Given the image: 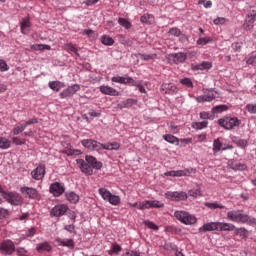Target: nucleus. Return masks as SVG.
I'll list each match as a JSON object with an SVG mask.
<instances>
[{"mask_svg": "<svg viewBox=\"0 0 256 256\" xmlns=\"http://www.w3.org/2000/svg\"><path fill=\"white\" fill-rule=\"evenodd\" d=\"M227 219L234 223H250V225H256V219L251 218V216L247 214H243V210H232L227 212Z\"/></svg>", "mask_w": 256, "mask_h": 256, "instance_id": "obj_1", "label": "nucleus"}, {"mask_svg": "<svg viewBox=\"0 0 256 256\" xmlns=\"http://www.w3.org/2000/svg\"><path fill=\"white\" fill-rule=\"evenodd\" d=\"M217 123L220 127L226 129V131H231V129H235V127H239L241 125V120L237 117L225 116L218 119Z\"/></svg>", "mask_w": 256, "mask_h": 256, "instance_id": "obj_2", "label": "nucleus"}, {"mask_svg": "<svg viewBox=\"0 0 256 256\" xmlns=\"http://www.w3.org/2000/svg\"><path fill=\"white\" fill-rule=\"evenodd\" d=\"M3 199L14 207L23 205V196L17 192H3Z\"/></svg>", "mask_w": 256, "mask_h": 256, "instance_id": "obj_3", "label": "nucleus"}, {"mask_svg": "<svg viewBox=\"0 0 256 256\" xmlns=\"http://www.w3.org/2000/svg\"><path fill=\"white\" fill-rule=\"evenodd\" d=\"M174 217H176L181 223H184V225H195V223H197V218L189 214V212L176 211L174 213Z\"/></svg>", "mask_w": 256, "mask_h": 256, "instance_id": "obj_4", "label": "nucleus"}, {"mask_svg": "<svg viewBox=\"0 0 256 256\" xmlns=\"http://www.w3.org/2000/svg\"><path fill=\"white\" fill-rule=\"evenodd\" d=\"M20 192L22 193V195H24V197H26V199H34L36 201H39V199H41V194H39V191L33 187H21Z\"/></svg>", "mask_w": 256, "mask_h": 256, "instance_id": "obj_5", "label": "nucleus"}, {"mask_svg": "<svg viewBox=\"0 0 256 256\" xmlns=\"http://www.w3.org/2000/svg\"><path fill=\"white\" fill-rule=\"evenodd\" d=\"M0 253L2 255H11L12 253H15V243L10 239L4 240L0 244Z\"/></svg>", "mask_w": 256, "mask_h": 256, "instance_id": "obj_6", "label": "nucleus"}, {"mask_svg": "<svg viewBox=\"0 0 256 256\" xmlns=\"http://www.w3.org/2000/svg\"><path fill=\"white\" fill-rule=\"evenodd\" d=\"M81 144L89 151H101V148L103 147L102 143L93 139H84L81 141Z\"/></svg>", "mask_w": 256, "mask_h": 256, "instance_id": "obj_7", "label": "nucleus"}, {"mask_svg": "<svg viewBox=\"0 0 256 256\" xmlns=\"http://www.w3.org/2000/svg\"><path fill=\"white\" fill-rule=\"evenodd\" d=\"M67 211H69V206L65 204L56 205L51 209L50 217H63Z\"/></svg>", "mask_w": 256, "mask_h": 256, "instance_id": "obj_8", "label": "nucleus"}, {"mask_svg": "<svg viewBox=\"0 0 256 256\" xmlns=\"http://www.w3.org/2000/svg\"><path fill=\"white\" fill-rule=\"evenodd\" d=\"M49 192L54 197H61L65 193V186L60 182H54L49 187Z\"/></svg>", "mask_w": 256, "mask_h": 256, "instance_id": "obj_9", "label": "nucleus"}, {"mask_svg": "<svg viewBox=\"0 0 256 256\" xmlns=\"http://www.w3.org/2000/svg\"><path fill=\"white\" fill-rule=\"evenodd\" d=\"M160 91L164 93V95H177L179 88L173 83H163L160 87Z\"/></svg>", "mask_w": 256, "mask_h": 256, "instance_id": "obj_10", "label": "nucleus"}, {"mask_svg": "<svg viewBox=\"0 0 256 256\" xmlns=\"http://www.w3.org/2000/svg\"><path fill=\"white\" fill-rule=\"evenodd\" d=\"M81 89V86L79 84H74L72 86H69L68 88L64 89L60 93V98L61 99H67L68 97H73L77 91Z\"/></svg>", "mask_w": 256, "mask_h": 256, "instance_id": "obj_11", "label": "nucleus"}, {"mask_svg": "<svg viewBox=\"0 0 256 256\" xmlns=\"http://www.w3.org/2000/svg\"><path fill=\"white\" fill-rule=\"evenodd\" d=\"M166 199H170V201H187V193L181 192H166Z\"/></svg>", "mask_w": 256, "mask_h": 256, "instance_id": "obj_12", "label": "nucleus"}, {"mask_svg": "<svg viewBox=\"0 0 256 256\" xmlns=\"http://www.w3.org/2000/svg\"><path fill=\"white\" fill-rule=\"evenodd\" d=\"M256 20V10H252L248 13L243 27L246 31H251L253 29Z\"/></svg>", "mask_w": 256, "mask_h": 256, "instance_id": "obj_13", "label": "nucleus"}, {"mask_svg": "<svg viewBox=\"0 0 256 256\" xmlns=\"http://www.w3.org/2000/svg\"><path fill=\"white\" fill-rule=\"evenodd\" d=\"M76 163L84 175H93V168L90 166L89 162H85L83 159H77Z\"/></svg>", "mask_w": 256, "mask_h": 256, "instance_id": "obj_14", "label": "nucleus"}, {"mask_svg": "<svg viewBox=\"0 0 256 256\" xmlns=\"http://www.w3.org/2000/svg\"><path fill=\"white\" fill-rule=\"evenodd\" d=\"M111 81L112 83H121V85H137V81L131 77L114 76Z\"/></svg>", "mask_w": 256, "mask_h": 256, "instance_id": "obj_15", "label": "nucleus"}, {"mask_svg": "<svg viewBox=\"0 0 256 256\" xmlns=\"http://www.w3.org/2000/svg\"><path fill=\"white\" fill-rule=\"evenodd\" d=\"M55 243L57 247H68V249H75V241L73 239L56 238Z\"/></svg>", "mask_w": 256, "mask_h": 256, "instance_id": "obj_16", "label": "nucleus"}, {"mask_svg": "<svg viewBox=\"0 0 256 256\" xmlns=\"http://www.w3.org/2000/svg\"><path fill=\"white\" fill-rule=\"evenodd\" d=\"M199 233H207V231H219V222H208L198 229Z\"/></svg>", "mask_w": 256, "mask_h": 256, "instance_id": "obj_17", "label": "nucleus"}, {"mask_svg": "<svg viewBox=\"0 0 256 256\" xmlns=\"http://www.w3.org/2000/svg\"><path fill=\"white\" fill-rule=\"evenodd\" d=\"M32 178L35 181H41L45 177V165H39L36 169L31 172Z\"/></svg>", "mask_w": 256, "mask_h": 256, "instance_id": "obj_18", "label": "nucleus"}, {"mask_svg": "<svg viewBox=\"0 0 256 256\" xmlns=\"http://www.w3.org/2000/svg\"><path fill=\"white\" fill-rule=\"evenodd\" d=\"M86 162L91 166L92 169L100 170L103 168V162L97 161V158L86 155Z\"/></svg>", "mask_w": 256, "mask_h": 256, "instance_id": "obj_19", "label": "nucleus"}, {"mask_svg": "<svg viewBox=\"0 0 256 256\" xmlns=\"http://www.w3.org/2000/svg\"><path fill=\"white\" fill-rule=\"evenodd\" d=\"M228 167L229 169H232L233 171H245L247 169V165L243 164L241 162H238L237 160H229L228 161Z\"/></svg>", "mask_w": 256, "mask_h": 256, "instance_id": "obj_20", "label": "nucleus"}, {"mask_svg": "<svg viewBox=\"0 0 256 256\" xmlns=\"http://www.w3.org/2000/svg\"><path fill=\"white\" fill-rule=\"evenodd\" d=\"M170 58L173 59L176 65H179V63H185L187 61V54L183 52L172 53L170 54Z\"/></svg>", "mask_w": 256, "mask_h": 256, "instance_id": "obj_21", "label": "nucleus"}, {"mask_svg": "<svg viewBox=\"0 0 256 256\" xmlns=\"http://www.w3.org/2000/svg\"><path fill=\"white\" fill-rule=\"evenodd\" d=\"M100 93H103V95H110L112 97H119L120 95L119 91L110 86H100Z\"/></svg>", "mask_w": 256, "mask_h": 256, "instance_id": "obj_22", "label": "nucleus"}, {"mask_svg": "<svg viewBox=\"0 0 256 256\" xmlns=\"http://www.w3.org/2000/svg\"><path fill=\"white\" fill-rule=\"evenodd\" d=\"M36 251H38V253H43L45 251L47 253H51V251H53V247L51 246V244L49 242H42V243L37 244Z\"/></svg>", "mask_w": 256, "mask_h": 256, "instance_id": "obj_23", "label": "nucleus"}, {"mask_svg": "<svg viewBox=\"0 0 256 256\" xmlns=\"http://www.w3.org/2000/svg\"><path fill=\"white\" fill-rule=\"evenodd\" d=\"M133 105H137V100H135L133 98H128L127 100L119 103L117 108L118 109H131V107H133Z\"/></svg>", "mask_w": 256, "mask_h": 256, "instance_id": "obj_24", "label": "nucleus"}, {"mask_svg": "<svg viewBox=\"0 0 256 256\" xmlns=\"http://www.w3.org/2000/svg\"><path fill=\"white\" fill-rule=\"evenodd\" d=\"M121 147V144L119 142H108L106 144H102V149H105L106 151H119V148Z\"/></svg>", "mask_w": 256, "mask_h": 256, "instance_id": "obj_25", "label": "nucleus"}, {"mask_svg": "<svg viewBox=\"0 0 256 256\" xmlns=\"http://www.w3.org/2000/svg\"><path fill=\"white\" fill-rule=\"evenodd\" d=\"M215 99V94H213V89L209 90L208 93L204 96H199L197 98L198 103L211 102Z\"/></svg>", "mask_w": 256, "mask_h": 256, "instance_id": "obj_26", "label": "nucleus"}, {"mask_svg": "<svg viewBox=\"0 0 256 256\" xmlns=\"http://www.w3.org/2000/svg\"><path fill=\"white\" fill-rule=\"evenodd\" d=\"M234 235H237L238 237H241L242 239H247V237H249V230L244 227H241V228L235 227Z\"/></svg>", "mask_w": 256, "mask_h": 256, "instance_id": "obj_27", "label": "nucleus"}, {"mask_svg": "<svg viewBox=\"0 0 256 256\" xmlns=\"http://www.w3.org/2000/svg\"><path fill=\"white\" fill-rule=\"evenodd\" d=\"M218 231H235L232 223L218 222Z\"/></svg>", "mask_w": 256, "mask_h": 256, "instance_id": "obj_28", "label": "nucleus"}, {"mask_svg": "<svg viewBox=\"0 0 256 256\" xmlns=\"http://www.w3.org/2000/svg\"><path fill=\"white\" fill-rule=\"evenodd\" d=\"M48 85H49L50 89H52V91H56V92L61 91V89H63L65 87V84L60 81H52V82H49Z\"/></svg>", "mask_w": 256, "mask_h": 256, "instance_id": "obj_29", "label": "nucleus"}, {"mask_svg": "<svg viewBox=\"0 0 256 256\" xmlns=\"http://www.w3.org/2000/svg\"><path fill=\"white\" fill-rule=\"evenodd\" d=\"M65 197L69 203H79V195H77L75 192H66Z\"/></svg>", "mask_w": 256, "mask_h": 256, "instance_id": "obj_30", "label": "nucleus"}, {"mask_svg": "<svg viewBox=\"0 0 256 256\" xmlns=\"http://www.w3.org/2000/svg\"><path fill=\"white\" fill-rule=\"evenodd\" d=\"M162 137L164 141H167V143H171V145H179V138L172 134H164Z\"/></svg>", "mask_w": 256, "mask_h": 256, "instance_id": "obj_31", "label": "nucleus"}, {"mask_svg": "<svg viewBox=\"0 0 256 256\" xmlns=\"http://www.w3.org/2000/svg\"><path fill=\"white\" fill-rule=\"evenodd\" d=\"M207 125H209V121L204 120L202 122H193L192 129H196L197 131L201 129H207Z\"/></svg>", "mask_w": 256, "mask_h": 256, "instance_id": "obj_32", "label": "nucleus"}, {"mask_svg": "<svg viewBox=\"0 0 256 256\" xmlns=\"http://www.w3.org/2000/svg\"><path fill=\"white\" fill-rule=\"evenodd\" d=\"M98 193L104 201H109L110 197L113 195L107 188H99Z\"/></svg>", "mask_w": 256, "mask_h": 256, "instance_id": "obj_33", "label": "nucleus"}, {"mask_svg": "<svg viewBox=\"0 0 256 256\" xmlns=\"http://www.w3.org/2000/svg\"><path fill=\"white\" fill-rule=\"evenodd\" d=\"M33 51H51V47L47 44H34L31 46Z\"/></svg>", "mask_w": 256, "mask_h": 256, "instance_id": "obj_34", "label": "nucleus"}, {"mask_svg": "<svg viewBox=\"0 0 256 256\" xmlns=\"http://www.w3.org/2000/svg\"><path fill=\"white\" fill-rule=\"evenodd\" d=\"M101 43L102 45L111 46L115 44V40L108 35H103L101 37Z\"/></svg>", "mask_w": 256, "mask_h": 256, "instance_id": "obj_35", "label": "nucleus"}, {"mask_svg": "<svg viewBox=\"0 0 256 256\" xmlns=\"http://www.w3.org/2000/svg\"><path fill=\"white\" fill-rule=\"evenodd\" d=\"M118 23L119 25H121V27H124V29H131V27H133V25L131 24V22L129 20H127V18H118Z\"/></svg>", "mask_w": 256, "mask_h": 256, "instance_id": "obj_36", "label": "nucleus"}, {"mask_svg": "<svg viewBox=\"0 0 256 256\" xmlns=\"http://www.w3.org/2000/svg\"><path fill=\"white\" fill-rule=\"evenodd\" d=\"M229 106L222 104V105H218L212 108V113H223V111H228Z\"/></svg>", "mask_w": 256, "mask_h": 256, "instance_id": "obj_37", "label": "nucleus"}, {"mask_svg": "<svg viewBox=\"0 0 256 256\" xmlns=\"http://www.w3.org/2000/svg\"><path fill=\"white\" fill-rule=\"evenodd\" d=\"M11 147V141L5 137H0V149H9Z\"/></svg>", "mask_w": 256, "mask_h": 256, "instance_id": "obj_38", "label": "nucleus"}, {"mask_svg": "<svg viewBox=\"0 0 256 256\" xmlns=\"http://www.w3.org/2000/svg\"><path fill=\"white\" fill-rule=\"evenodd\" d=\"M205 207H207L208 209H225L224 205H221L217 202H206Z\"/></svg>", "mask_w": 256, "mask_h": 256, "instance_id": "obj_39", "label": "nucleus"}, {"mask_svg": "<svg viewBox=\"0 0 256 256\" xmlns=\"http://www.w3.org/2000/svg\"><path fill=\"white\" fill-rule=\"evenodd\" d=\"M221 149H223V143H221V140H219V138L215 139L214 140V143H213V151L215 153L221 151Z\"/></svg>", "mask_w": 256, "mask_h": 256, "instance_id": "obj_40", "label": "nucleus"}, {"mask_svg": "<svg viewBox=\"0 0 256 256\" xmlns=\"http://www.w3.org/2000/svg\"><path fill=\"white\" fill-rule=\"evenodd\" d=\"M140 59H142V61H151V59H156L157 58V54H142L139 53L138 54Z\"/></svg>", "mask_w": 256, "mask_h": 256, "instance_id": "obj_41", "label": "nucleus"}, {"mask_svg": "<svg viewBox=\"0 0 256 256\" xmlns=\"http://www.w3.org/2000/svg\"><path fill=\"white\" fill-rule=\"evenodd\" d=\"M122 250L121 245L117 244V242L112 243L111 250L109 251V255H113V253H120Z\"/></svg>", "mask_w": 256, "mask_h": 256, "instance_id": "obj_42", "label": "nucleus"}, {"mask_svg": "<svg viewBox=\"0 0 256 256\" xmlns=\"http://www.w3.org/2000/svg\"><path fill=\"white\" fill-rule=\"evenodd\" d=\"M138 209H140L141 211H145V209H151L150 200H145L143 202H139Z\"/></svg>", "mask_w": 256, "mask_h": 256, "instance_id": "obj_43", "label": "nucleus"}, {"mask_svg": "<svg viewBox=\"0 0 256 256\" xmlns=\"http://www.w3.org/2000/svg\"><path fill=\"white\" fill-rule=\"evenodd\" d=\"M209 43H213V38H211V37H204V38H199L197 40V45H207Z\"/></svg>", "mask_w": 256, "mask_h": 256, "instance_id": "obj_44", "label": "nucleus"}, {"mask_svg": "<svg viewBox=\"0 0 256 256\" xmlns=\"http://www.w3.org/2000/svg\"><path fill=\"white\" fill-rule=\"evenodd\" d=\"M108 202L111 204V205H119V203H121V198L117 195H111L110 196V199H108Z\"/></svg>", "mask_w": 256, "mask_h": 256, "instance_id": "obj_45", "label": "nucleus"}, {"mask_svg": "<svg viewBox=\"0 0 256 256\" xmlns=\"http://www.w3.org/2000/svg\"><path fill=\"white\" fill-rule=\"evenodd\" d=\"M162 207H165V204L157 201V200H150V209H161Z\"/></svg>", "mask_w": 256, "mask_h": 256, "instance_id": "obj_46", "label": "nucleus"}, {"mask_svg": "<svg viewBox=\"0 0 256 256\" xmlns=\"http://www.w3.org/2000/svg\"><path fill=\"white\" fill-rule=\"evenodd\" d=\"M144 225L148 227V229H152L153 231H159V226H157V224H155L154 222L146 220L144 221Z\"/></svg>", "mask_w": 256, "mask_h": 256, "instance_id": "obj_47", "label": "nucleus"}, {"mask_svg": "<svg viewBox=\"0 0 256 256\" xmlns=\"http://www.w3.org/2000/svg\"><path fill=\"white\" fill-rule=\"evenodd\" d=\"M168 33H169V35H172L173 37H181V30L177 27L170 28Z\"/></svg>", "mask_w": 256, "mask_h": 256, "instance_id": "obj_48", "label": "nucleus"}, {"mask_svg": "<svg viewBox=\"0 0 256 256\" xmlns=\"http://www.w3.org/2000/svg\"><path fill=\"white\" fill-rule=\"evenodd\" d=\"M11 215V213L9 212V210L0 207V220L1 219H7L9 218V216Z\"/></svg>", "mask_w": 256, "mask_h": 256, "instance_id": "obj_49", "label": "nucleus"}, {"mask_svg": "<svg viewBox=\"0 0 256 256\" xmlns=\"http://www.w3.org/2000/svg\"><path fill=\"white\" fill-rule=\"evenodd\" d=\"M181 85H185V87L193 88V81L190 78H183L180 80Z\"/></svg>", "mask_w": 256, "mask_h": 256, "instance_id": "obj_50", "label": "nucleus"}, {"mask_svg": "<svg viewBox=\"0 0 256 256\" xmlns=\"http://www.w3.org/2000/svg\"><path fill=\"white\" fill-rule=\"evenodd\" d=\"M66 47L68 51L75 53V55L79 57V50L77 49V47H75V45H73L72 43H69V44H66Z\"/></svg>", "mask_w": 256, "mask_h": 256, "instance_id": "obj_51", "label": "nucleus"}, {"mask_svg": "<svg viewBox=\"0 0 256 256\" xmlns=\"http://www.w3.org/2000/svg\"><path fill=\"white\" fill-rule=\"evenodd\" d=\"M198 65L200 66V71H205V69H211V67H213L211 62H207V61H203Z\"/></svg>", "mask_w": 256, "mask_h": 256, "instance_id": "obj_52", "label": "nucleus"}, {"mask_svg": "<svg viewBox=\"0 0 256 256\" xmlns=\"http://www.w3.org/2000/svg\"><path fill=\"white\" fill-rule=\"evenodd\" d=\"M188 170H174L175 177H187Z\"/></svg>", "mask_w": 256, "mask_h": 256, "instance_id": "obj_53", "label": "nucleus"}, {"mask_svg": "<svg viewBox=\"0 0 256 256\" xmlns=\"http://www.w3.org/2000/svg\"><path fill=\"white\" fill-rule=\"evenodd\" d=\"M235 143L238 147H241L242 149H245V147L249 145V142L246 139H239Z\"/></svg>", "mask_w": 256, "mask_h": 256, "instance_id": "obj_54", "label": "nucleus"}, {"mask_svg": "<svg viewBox=\"0 0 256 256\" xmlns=\"http://www.w3.org/2000/svg\"><path fill=\"white\" fill-rule=\"evenodd\" d=\"M151 16L149 14H144L140 17L141 23H146L147 25H151Z\"/></svg>", "mask_w": 256, "mask_h": 256, "instance_id": "obj_55", "label": "nucleus"}, {"mask_svg": "<svg viewBox=\"0 0 256 256\" xmlns=\"http://www.w3.org/2000/svg\"><path fill=\"white\" fill-rule=\"evenodd\" d=\"M25 125L22 124L21 126H16L14 129H13V133L14 135H19V133H23V131H25Z\"/></svg>", "mask_w": 256, "mask_h": 256, "instance_id": "obj_56", "label": "nucleus"}, {"mask_svg": "<svg viewBox=\"0 0 256 256\" xmlns=\"http://www.w3.org/2000/svg\"><path fill=\"white\" fill-rule=\"evenodd\" d=\"M65 231H68V233H74L77 235V231L75 230V224L66 225L64 227Z\"/></svg>", "mask_w": 256, "mask_h": 256, "instance_id": "obj_57", "label": "nucleus"}, {"mask_svg": "<svg viewBox=\"0 0 256 256\" xmlns=\"http://www.w3.org/2000/svg\"><path fill=\"white\" fill-rule=\"evenodd\" d=\"M0 71H9V65H7V62H5V60L0 59Z\"/></svg>", "mask_w": 256, "mask_h": 256, "instance_id": "obj_58", "label": "nucleus"}, {"mask_svg": "<svg viewBox=\"0 0 256 256\" xmlns=\"http://www.w3.org/2000/svg\"><path fill=\"white\" fill-rule=\"evenodd\" d=\"M12 142L14 143V145H25L26 140L25 139H21L19 137H14L12 139Z\"/></svg>", "mask_w": 256, "mask_h": 256, "instance_id": "obj_59", "label": "nucleus"}, {"mask_svg": "<svg viewBox=\"0 0 256 256\" xmlns=\"http://www.w3.org/2000/svg\"><path fill=\"white\" fill-rule=\"evenodd\" d=\"M66 215H68L69 219H71L72 221H75V219H77V214L75 213V211L71 210L68 208Z\"/></svg>", "mask_w": 256, "mask_h": 256, "instance_id": "obj_60", "label": "nucleus"}, {"mask_svg": "<svg viewBox=\"0 0 256 256\" xmlns=\"http://www.w3.org/2000/svg\"><path fill=\"white\" fill-rule=\"evenodd\" d=\"M246 111H248V113L255 114L256 113V104H247Z\"/></svg>", "mask_w": 256, "mask_h": 256, "instance_id": "obj_61", "label": "nucleus"}, {"mask_svg": "<svg viewBox=\"0 0 256 256\" xmlns=\"http://www.w3.org/2000/svg\"><path fill=\"white\" fill-rule=\"evenodd\" d=\"M231 47H232L233 51H235L237 53H239L242 48L241 43H239V42L232 43Z\"/></svg>", "mask_w": 256, "mask_h": 256, "instance_id": "obj_62", "label": "nucleus"}, {"mask_svg": "<svg viewBox=\"0 0 256 256\" xmlns=\"http://www.w3.org/2000/svg\"><path fill=\"white\" fill-rule=\"evenodd\" d=\"M247 65H252V67H256V56H250L247 61Z\"/></svg>", "mask_w": 256, "mask_h": 256, "instance_id": "obj_63", "label": "nucleus"}, {"mask_svg": "<svg viewBox=\"0 0 256 256\" xmlns=\"http://www.w3.org/2000/svg\"><path fill=\"white\" fill-rule=\"evenodd\" d=\"M121 256H141V253H139L137 251H128V252L122 254Z\"/></svg>", "mask_w": 256, "mask_h": 256, "instance_id": "obj_64", "label": "nucleus"}]
</instances>
